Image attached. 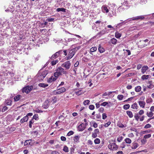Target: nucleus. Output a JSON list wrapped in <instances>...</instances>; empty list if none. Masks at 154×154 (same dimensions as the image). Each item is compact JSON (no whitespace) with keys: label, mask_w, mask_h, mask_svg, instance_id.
<instances>
[{"label":"nucleus","mask_w":154,"mask_h":154,"mask_svg":"<svg viewBox=\"0 0 154 154\" xmlns=\"http://www.w3.org/2000/svg\"><path fill=\"white\" fill-rule=\"evenodd\" d=\"M54 73L57 77H59L63 74L66 75L68 74V72L65 71L64 69L61 67H59L56 69Z\"/></svg>","instance_id":"nucleus-1"},{"label":"nucleus","mask_w":154,"mask_h":154,"mask_svg":"<svg viewBox=\"0 0 154 154\" xmlns=\"http://www.w3.org/2000/svg\"><path fill=\"white\" fill-rule=\"evenodd\" d=\"M66 89L64 87H61L57 90H54L53 92V94L54 95L59 94L66 91Z\"/></svg>","instance_id":"nucleus-2"},{"label":"nucleus","mask_w":154,"mask_h":154,"mask_svg":"<svg viewBox=\"0 0 154 154\" xmlns=\"http://www.w3.org/2000/svg\"><path fill=\"white\" fill-rule=\"evenodd\" d=\"M33 87L32 86H27L24 88L23 89V92H25L27 94L32 89Z\"/></svg>","instance_id":"nucleus-3"},{"label":"nucleus","mask_w":154,"mask_h":154,"mask_svg":"<svg viewBox=\"0 0 154 154\" xmlns=\"http://www.w3.org/2000/svg\"><path fill=\"white\" fill-rule=\"evenodd\" d=\"M71 64L69 61H67L62 65V66L65 67L66 69H69L70 67Z\"/></svg>","instance_id":"nucleus-4"},{"label":"nucleus","mask_w":154,"mask_h":154,"mask_svg":"<svg viewBox=\"0 0 154 154\" xmlns=\"http://www.w3.org/2000/svg\"><path fill=\"white\" fill-rule=\"evenodd\" d=\"M109 148L111 150H116L117 149V146L115 143H110L109 145Z\"/></svg>","instance_id":"nucleus-5"},{"label":"nucleus","mask_w":154,"mask_h":154,"mask_svg":"<svg viewBox=\"0 0 154 154\" xmlns=\"http://www.w3.org/2000/svg\"><path fill=\"white\" fill-rule=\"evenodd\" d=\"M144 113V111L143 110H140L138 113H135L134 115V118L135 120L138 121L139 118L140 116L139 115H142Z\"/></svg>","instance_id":"nucleus-6"},{"label":"nucleus","mask_w":154,"mask_h":154,"mask_svg":"<svg viewBox=\"0 0 154 154\" xmlns=\"http://www.w3.org/2000/svg\"><path fill=\"white\" fill-rule=\"evenodd\" d=\"M145 18L144 16L142 15V16H139L136 17H133L130 20V21L131 20H143Z\"/></svg>","instance_id":"nucleus-7"},{"label":"nucleus","mask_w":154,"mask_h":154,"mask_svg":"<svg viewBox=\"0 0 154 154\" xmlns=\"http://www.w3.org/2000/svg\"><path fill=\"white\" fill-rule=\"evenodd\" d=\"M75 52H73L71 50H70L69 52L68 56L67 57V60H70L72 58L75 54Z\"/></svg>","instance_id":"nucleus-8"},{"label":"nucleus","mask_w":154,"mask_h":154,"mask_svg":"<svg viewBox=\"0 0 154 154\" xmlns=\"http://www.w3.org/2000/svg\"><path fill=\"white\" fill-rule=\"evenodd\" d=\"M49 101L48 100H46L45 102H44L43 104L42 107L45 109L47 108L49 105Z\"/></svg>","instance_id":"nucleus-9"},{"label":"nucleus","mask_w":154,"mask_h":154,"mask_svg":"<svg viewBox=\"0 0 154 154\" xmlns=\"http://www.w3.org/2000/svg\"><path fill=\"white\" fill-rule=\"evenodd\" d=\"M78 90V91H76L75 92V93L78 96L82 94L85 92V91H83V90L81 88H79Z\"/></svg>","instance_id":"nucleus-10"},{"label":"nucleus","mask_w":154,"mask_h":154,"mask_svg":"<svg viewBox=\"0 0 154 154\" xmlns=\"http://www.w3.org/2000/svg\"><path fill=\"white\" fill-rule=\"evenodd\" d=\"M38 79L39 80H42L45 78V77H43V75H41V71L40 70L37 75Z\"/></svg>","instance_id":"nucleus-11"},{"label":"nucleus","mask_w":154,"mask_h":154,"mask_svg":"<svg viewBox=\"0 0 154 154\" xmlns=\"http://www.w3.org/2000/svg\"><path fill=\"white\" fill-rule=\"evenodd\" d=\"M28 117L27 116H25V117L22 119L20 120V123H23L25 122H27L28 119Z\"/></svg>","instance_id":"nucleus-12"},{"label":"nucleus","mask_w":154,"mask_h":154,"mask_svg":"<svg viewBox=\"0 0 154 154\" xmlns=\"http://www.w3.org/2000/svg\"><path fill=\"white\" fill-rule=\"evenodd\" d=\"M106 33V31L105 30H103L100 32L98 33L96 35V36L100 37L103 35L104 34Z\"/></svg>","instance_id":"nucleus-13"},{"label":"nucleus","mask_w":154,"mask_h":154,"mask_svg":"<svg viewBox=\"0 0 154 154\" xmlns=\"http://www.w3.org/2000/svg\"><path fill=\"white\" fill-rule=\"evenodd\" d=\"M149 68L147 66H143L141 69V72L143 74H144L146 71L148 70Z\"/></svg>","instance_id":"nucleus-14"},{"label":"nucleus","mask_w":154,"mask_h":154,"mask_svg":"<svg viewBox=\"0 0 154 154\" xmlns=\"http://www.w3.org/2000/svg\"><path fill=\"white\" fill-rule=\"evenodd\" d=\"M102 10L103 12L108 13L109 12V10L106 6L103 5L102 7Z\"/></svg>","instance_id":"nucleus-15"},{"label":"nucleus","mask_w":154,"mask_h":154,"mask_svg":"<svg viewBox=\"0 0 154 154\" xmlns=\"http://www.w3.org/2000/svg\"><path fill=\"white\" fill-rule=\"evenodd\" d=\"M12 101L9 99L5 100V104L7 105L11 106L12 105Z\"/></svg>","instance_id":"nucleus-16"},{"label":"nucleus","mask_w":154,"mask_h":154,"mask_svg":"<svg viewBox=\"0 0 154 154\" xmlns=\"http://www.w3.org/2000/svg\"><path fill=\"white\" fill-rule=\"evenodd\" d=\"M140 106L143 108H144L145 105V103L143 101H140L138 102Z\"/></svg>","instance_id":"nucleus-17"},{"label":"nucleus","mask_w":154,"mask_h":154,"mask_svg":"<svg viewBox=\"0 0 154 154\" xmlns=\"http://www.w3.org/2000/svg\"><path fill=\"white\" fill-rule=\"evenodd\" d=\"M85 128V126H82V124H80L78 126V129L80 131H82Z\"/></svg>","instance_id":"nucleus-18"},{"label":"nucleus","mask_w":154,"mask_h":154,"mask_svg":"<svg viewBox=\"0 0 154 154\" xmlns=\"http://www.w3.org/2000/svg\"><path fill=\"white\" fill-rule=\"evenodd\" d=\"M21 97V96L19 94L15 96L14 98V101L16 102L18 101Z\"/></svg>","instance_id":"nucleus-19"},{"label":"nucleus","mask_w":154,"mask_h":154,"mask_svg":"<svg viewBox=\"0 0 154 154\" xmlns=\"http://www.w3.org/2000/svg\"><path fill=\"white\" fill-rule=\"evenodd\" d=\"M59 56V55L57 53V52L55 53L54 54L52 55V56L51 57V59L52 60H54Z\"/></svg>","instance_id":"nucleus-20"},{"label":"nucleus","mask_w":154,"mask_h":154,"mask_svg":"<svg viewBox=\"0 0 154 154\" xmlns=\"http://www.w3.org/2000/svg\"><path fill=\"white\" fill-rule=\"evenodd\" d=\"M110 41L112 44L116 45L117 43V40L115 38H113L110 39Z\"/></svg>","instance_id":"nucleus-21"},{"label":"nucleus","mask_w":154,"mask_h":154,"mask_svg":"<svg viewBox=\"0 0 154 154\" xmlns=\"http://www.w3.org/2000/svg\"><path fill=\"white\" fill-rule=\"evenodd\" d=\"M66 9L63 8H57L56 11L57 12L62 11L64 12H66Z\"/></svg>","instance_id":"nucleus-22"},{"label":"nucleus","mask_w":154,"mask_h":154,"mask_svg":"<svg viewBox=\"0 0 154 154\" xmlns=\"http://www.w3.org/2000/svg\"><path fill=\"white\" fill-rule=\"evenodd\" d=\"M138 107L137 104L136 103L133 104L131 106V108L133 109H138Z\"/></svg>","instance_id":"nucleus-23"},{"label":"nucleus","mask_w":154,"mask_h":154,"mask_svg":"<svg viewBox=\"0 0 154 154\" xmlns=\"http://www.w3.org/2000/svg\"><path fill=\"white\" fill-rule=\"evenodd\" d=\"M132 146L131 147V148L133 149H136L138 146V144L136 143H132Z\"/></svg>","instance_id":"nucleus-24"},{"label":"nucleus","mask_w":154,"mask_h":154,"mask_svg":"<svg viewBox=\"0 0 154 154\" xmlns=\"http://www.w3.org/2000/svg\"><path fill=\"white\" fill-rule=\"evenodd\" d=\"M80 137L79 136H75L74 137L73 140L76 142H79Z\"/></svg>","instance_id":"nucleus-25"},{"label":"nucleus","mask_w":154,"mask_h":154,"mask_svg":"<svg viewBox=\"0 0 154 154\" xmlns=\"http://www.w3.org/2000/svg\"><path fill=\"white\" fill-rule=\"evenodd\" d=\"M98 50L100 53H102L105 51L104 49L101 47L100 45L99 46Z\"/></svg>","instance_id":"nucleus-26"},{"label":"nucleus","mask_w":154,"mask_h":154,"mask_svg":"<svg viewBox=\"0 0 154 154\" xmlns=\"http://www.w3.org/2000/svg\"><path fill=\"white\" fill-rule=\"evenodd\" d=\"M141 89V87L140 86H136L135 88V91L136 92H140Z\"/></svg>","instance_id":"nucleus-27"},{"label":"nucleus","mask_w":154,"mask_h":154,"mask_svg":"<svg viewBox=\"0 0 154 154\" xmlns=\"http://www.w3.org/2000/svg\"><path fill=\"white\" fill-rule=\"evenodd\" d=\"M48 73V71L47 70H45L42 72H41V75H43V77H45Z\"/></svg>","instance_id":"nucleus-28"},{"label":"nucleus","mask_w":154,"mask_h":154,"mask_svg":"<svg viewBox=\"0 0 154 154\" xmlns=\"http://www.w3.org/2000/svg\"><path fill=\"white\" fill-rule=\"evenodd\" d=\"M126 113L130 118H131L133 117V114L131 111H128L126 112Z\"/></svg>","instance_id":"nucleus-29"},{"label":"nucleus","mask_w":154,"mask_h":154,"mask_svg":"<svg viewBox=\"0 0 154 154\" xmlns=\"http://www.w3.org/2000/svg\"><path fill=\"white\" fill-rule=\"evenodd\" d=\"M38 86L41 87L45 88L48 86V85L44 83H39L38 84Z\"/></svg>","instance_id":"nucleus-30"},{"label":"nucleus","mask_w":154,"mask_h":154,"mask_svg":"<svg viewBox=\"0 0 154 154\" xmlns=\"http://www.w3.org/2000/svg\"><path fill=\"white\" fill-rule=\"evenodd\" d=\"M121 36V34L118 32H116L115 33V36L117 38H119Z\"/></svg>","instance_id":"nucleus-31"},{"label":"nucleus","mask_w":154,"mask_h":154,"mask_svg":"<svg viewBox=\"0 0 154 154\" xmlns=\"http://www.w3.org/2000/svg\"><path fill=\"white\" fill-rule=\"evenodd\" d=\"M97 50V48L96 47H94L91 48L90 49V54H91V52H93L96 51Z\"/></svg>","instance_id":"nucleus-32"},{"label":"nucleus","mask_w":154,"mask_h":154,"mask_svg":"<svg viewBox=\"0 0 154 154\" xmlns=\"http://www.w3.org/2000/svg\"><path fill=\"white\" fill-rule=\"evenodd\" d=\"M149 75H143L142 76L141 78L143 80L147 79L149 78Z\"/></svg>","instance_id":"nucleus-33"},{"label":"nucleus","mask_w":154,"mask_h":154,"mask_svg":"<svg viewBox=\"0 0 154 154\" xmlns=\"http://www.w3.org/2000/svg\"><path fill=\"white\" fill-rule=\"evenodd\" d=\"M125 142L126 143L128 144H130L131 142V140L129 138H126L125 139Z\"/></svg>","instance_id":"nucleus-34"},{"label":"nucleus","mask_w":154,"mask_h":154,"mask_svg":"<svg viewBox=\"0 0 154 154\" xmlns=\"http://www.w3.org/2000/svg\"><path fill=\"white\" fill-rule=\"evenodd\" d=\"M80 46H78L76 47H75V48H73L72 49H71L72 51L73 52H75V54L76 52L80 48Z\"/></svg>","instance_id":"nucleus-35"},{"label":"nucleus","mask_w":154,"mask_h":154,"mask_svg":"<svg viewBox=\"0 0 154 154\" xmlns=\"http://www.w3.org/2000/svg\"><path fill=\"white\" fill-rule=\"evenodd\" d=\"M101 106H107L108 107H109L110 106L109 105H108V103L106 102H104L102 103H101L100 104Z\"/></svg>","instance_id":"nucleus-36"},{"label":"nucleus","mask_w":154,"mask_h":154,"mask_svg":"<svg viewBox=\"0 0 154 154\" xmlns=\"http://www.w3.org/2000/svg\"><path fill=\"white\" fill-rule=\"evenodd\" d=\"M130 106L129 104H126L124 105L123 108L125 109H128L130 108Z\"/></svg>","instance_id":"nucleus-37"},{"label":"nucleus","mask_w":154,"mask_h":154,"mask_svg":"<svg viewBox=\"0 0 154 154\" xmlns=\"http://www.w3.org/2000/svg\"><path fill=\"white\" fill-rule=\"evenodd\" d=\"M63 150L65 152H69L68 148L66 146H64L63 149Z\"/></svg>","instance_id":"nucleus-38"},{"label":"nucleus","mask_w":154,"mask_h":154,"mask_svg":"<svg viewBox=\"0 0 154 154\" xmlns=\"http://www.w3.org/2000/svg\"><path fill=\"white\" fill-rule=\"evenodd\" d=\"M58 60H53L51 62V63L52 66H54L57 63H58Z\"/></svg>","instance_id":"nucleus-39"},{"label":"nucleus","mask_w":154,"mask_h":154,"mask_svg":"<svg viewBox=\"0 0 154 154\" xmlns=\"http://www.w3.org/2000/svg\"><path fill=\"white\" fill-rule=\"evenodd\" d=\"M124 96L122 95H119L117 96V98L119 100H122Z\"/></svg>","instance_id":"nucleus-40"},{"label":"nucleus","mask_w":154,"mask_h":154,"mask_svg":"<svg viewBox=\"0 0 154 154\" xmlns=\"http://www.w3.org/2000/svg\"><path fill=\"white\" fill-rule=\"evenodd\" d=\"M95 144H98L100 143V140L98 138H96L94 140Z\"/></svg>","instance_id":"nucleus-41"},{"label":"nucleus","mask_w":154,"mask_h":154,"mask_svg":"<svg viewBox=\"0 0 154 154\" xmlns=\"http://www.w3.org/2000/svg\"><path fill=\"white\" fill-rule=\"evenodd\" d=\"M146 114L149 117H151L153 116V113L152 112H148Z\"/></svg>","instance_id":"nucleus-42"},{"label":"nucleus","mask_w":154,"mask_h":154,"mask_svg":"<svg viewBox=\"0 0 154 154\" xmlns=\"http://www.w3.org/2000/svg\"><path fill=\"white\" fill-rule=\"evenodd\" d=\"M34 122V121L33 119H32V120L29 121V126L30 128H31L32 127V124Z\"/></svg>","instance_id":"nucleus-43"},{"label":"nucleus","mask_w":154,"mask_h":154,"mask_svg":"<svg viewBox=\"0 0 154 154\" xmlns=\"http://www.w3.org/2000/svg\"><path fill=\"white\" fill-rule=\"evenodd\" d=\"M90 102V101L88 100H85L84 101L83 104L85 105H86L88 104Z\"/></svg>","instance_id":"nucleus-44"},{"label":"nucleus","mask_w":154,"mask_h":154,"mask_svg":"<svg viewBox=\"0 0 154 154\" xmlns=\"http://www.w3.org/2000/svg\"><path fill=\"white\" fill-rule=\"evenodd\" d=\"M38 118V115L37 114H35L33 116V118L32 119H33H33H34L35 120H37V119Z\"/></svg>","instance_id":"nucleus-45"},{"label":"nucleus","mask_w":154,"mask_h":154,"mask_svg":"<svg viewBox=\"0 0 154 154\" xmlns=\"http://www.w3.org/2000/svg\"><path fill=\"white\" fill-rule=\"evenodd\" d=\"M118 126L120 128H124L125 127L124 125L121 122H118Z\"/></svg>","instance_id":"nucleus-46"},{"label":"nucleus","mask_w":154,"mask_h":154,"mask_svg":"<svg viewBox=\"0 0 154 154\" xmlns=\"http://www.w3.org/2000/svg\"><path fill=\"white\" fill-rule=\"evenodd\" d=\"M151 136V134H149L145 135L144 137V138L145 139H147L150 138Z\"/></svg>","instance_id":"nucleus-47"},{"label":"nucleus","mask_w":154,"mask_h":154,"mask_svg":"<svg viewBox=\"0 0 154 154\" xmlns=\"http://www.w3.org/2000/svg\"><path fill=\"white\" fill-rule=\"evenodd\" d=\"M63 50H60L59 51L57 52V53L58 54L59 56H61V55L63 53Z\"/></svg>","instance_id":"nucleus-48"},{"label":"nucleus","mask_w":154,"mask_h":154,"mask_svg":"<svg viewBox=\"0 0 154 154\" xmlns=\"http://www.w3.org/2000/svg\"><path fill=\"white\" fill-rule=\"evenodd\" d=\"M74 134V132L72 131H69L67 134V135L68 136H71V135H72Z\"/></svg>","instance_id":"nucleus-49"},{"label":"nucleus","mask_w":154,"mask_h":154,"mask_svg":"<svg viewBox=\"0 0 154 154\" xmlns=\"http://www.w3.org/2000/svg\"><path fill=\"white\" fill-rule=\"evenodd\" d=\"M93 124V126L94 128H96L98 126L97 124L95 122H92Z\"/></svg>","instance_id":"nucleus-50"},{"label":"nucleus","mask_w":154,"mask_h":154,"mask_svg":"<svg viewBox=\"0 0 154 154\" xmlns=\"http://www.w3.org/2000/svg\"><path fill=\"white\" fill-rule=\"evenodd\" d=\"M8 109V107L6 106H5L3 107V108L2 110V112H4Z\"/></svg>","instance_id":"nucleus-51"},{"label":"nucleus","mask_w":154,"mask_h":154,"mask_svg":"<svg viewBox=\"0 0 154 154\" xmlns=\"http://www.w3.org/2000/svg\"><path fill=\"white\" fill-rule=\"evenodd\" d=\"M89 108L91 110H93L94 109V106L93 105H89Z\"/></svg>","instance_id":"nucleus-52"},{"label":"nucleus","mask_w":154,"mask_h":154,"mask_svg":"<svg viewBox=\"0 0 154 154\" xmlns=\"http://www.w3.org/2000/svg\"><path fill=\"white\" fill-rule=\"evenodd\" d=\"M151 127V125L149 124H148L145 125L144 128H150Z\"/></svg>","instance_id":"nucleus-53"},{"label":"nucleus","mask_w":154,"mask_h":154,"mask_svg":"<svg viewBox=\"0 0 154 154\" xmlns=\"http://www.w3.org/2000/svg\"><path fill=\"white\" fill-rule=\"evenodd\" d=\"M107 116L106 113H103L102 114V119H105L107 118Z\"/></svg>","instance_id":"nucleus-54"},{"label":"nucleus","mask_w":154,"mask_h":154,"mask_svg":"<svg viewBox=\"0 0 154 154\" xmlns=\"http://www.w3.org/2000/svg\"><path fill=\"white\" fill-rule=\"evenodd\" d=\"M54 77L53 76V77H52V81H55L57 79V78L58 77H57L55 75V73H54Z\"/></svg>","instance_id":"nucleus-55"},{"label":"nucleus","mask_w":154,"mask_h":154,"mask_svg":"<svg viewBox=\"0 0 154 154\" xmlns=\"http://www.w3.org/2000/svg\"><path fill=\"white\" fill-rule=\"evenodd\" d=\"M123 137H122L121 136L120 137H119L117 138V141L119 142H120L123 139Z\"/></svg>","instance_id":"nucleus-56"},{"label":"nucleus","mask_w":154,"mask_h":154,"mask_svg":"<svg viewBox=\"0 0 154 154\" xmlns=\"http://www.w3.org/2000/svg\"><path fill=\"white\" fill-rule=\"evenodd\" d=\"M125 143L123 142L120 145V147L122 148H125Z\"/></svg>","instance_id":"nucleus-57"},{"label":"nucleus","mask_w":154,"mask_h":154,"mask_svg":"<svg viewBox=\"0 0 154 154\" xmlns=\"http://www.w3.org/2000/svg\"><path fill=\"white\" fill-rule=\"evenodd\" d=\"M97 136V134L94 132L92 134V137L94 138L96 137Z\"/></svg>","instance_id":"nucleus-58"},{"label":"nucleus","mask_w":154,"mask_h":154,"mask_svg":"<svg viewBox=\"0 0 154 154\" xmlns=\"http://www.w3.org/2000/svg\"><path fill=\"white\" fill-rule=\"evenodd\" d=\"M47 20L49 22H53L54 21V18H48Z\"/></svg>","instance_id":"nucleus-59"},{"label":"nucleus","mask_w":154,"mask_h":154,"mask_svg":"<svg viewBox=\"0 0 154 154\" xmlns=\"http://www.w3.org/2000/svg\"><path fill=\"white\" fill-rule=\"evenodd\" d=\"M152 101V99L151 98L148 99L146 100V102L147 103H149L150 102H151Z\"/></svg>","instance_id":"nucleus-60"},{"label":"nucleus","mask_w":154,"mask_h":154,"mask_svg":"<svg viewBox=\"0 0 154 154\" xmlns=\"http://www.w3.org/2000/svg\"><path fill=\"white\" fill-rule=\"evenodd\" d=\"M60 139L61 140L63 141H65L66 140V138L63 136H62L60 137Z\"/></svg>","instance_id":"nucleus-61"},{"label":"nucleus","mask_w":154,"mask_h":154,"mask_svg":"<svg viewBox=\"0 0 154 154\" xmlns=\"http://www.w3.org/2000/svg\"><path fill=\"white\" fill-rule=\"evenodd\" d=\"M88 144L92 145L93 144V142L91 140H88Z\"/></svg>","instance_id":"nucleus-62"},{"label":"nucleus","mask_w":154,"mask_h":154,"mask_svg":"<svg viewBox=\"0 0 154 154\" xmlns=\"http://www.w3.org/2000/svg\"><path fill=\"white\" fill-rule=\"evenodd\" d=\"M146 140L144 138L143 139L141 140V142L143 144H145V143L146 142Z\"/></svg>","instance_id":"nucleus-63"},{"label":"nucleus","mask_w":154,"mask_h":154,"mask_svg":"<svg viewBox=\"0 0 154 154\" xmlns=\"http://www.w3.org/2000/svg\"><path fill=\"white\" fill-rule=\"evenodd\" d=\"M104 108L103 107H101L99 109V111L101 113H102L104 111Z\"/></svg>","instance_id":"nucleus-64"}]
</instances>
